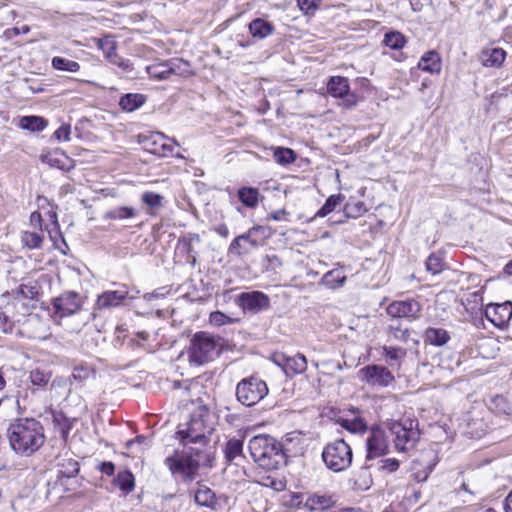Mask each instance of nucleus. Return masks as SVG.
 <instances>
[{
  "mask_svg": "<svg viewBox=\"0 0 512 512\" xmlns=\"http://www.w3.org/2000/svg\"><path fill=\"white\" fill-rule=\"evenodd\" d=\"M346 281V277L338 270H331L324 274L322 283L331 289L341 287Z\"/></svg>",
  "mask_w": 512,
  "mask_h": 512,
  "instance_id": "nucleus-45",
  "label": "nucleus"
},
{
  "mask_svg": "<svg viewBox=\"0 0 512 512\" xmlns=\"http://www.w3.org/2000/svg\"><path fill=\"white\" fill-rule=\"evenodd\" d=\"M209 413L206 407H199L192 413L190 421L187 423V428L180 430V440L184 445L188 443L206 445L209 437L213 432V427L209 423Z\"/></svg>",
  "mask_w": 512,
  "mask_h": 512,
  "instance_id": "nucleus-4",
  "label": "nucleus"
},
{
  "mask_svg": "<svg viewBox=\"0 0 512 512\" xmlns=\"http://www.w3.org/2000/svg\"><path fill=\"white\" fill-rule=\"evenodd\" d=\"M349 482L355 491H367L373 484V478L369 466L364 465L352 473Z\"/></svg>",
  "mask_w": 512,
  "mask_h": 512,
  "instance_id": "nucleus-24",
  "label": "nucleus"
},
{
  "mask_svg": "<svg viewBox=\"0 0 512 512\" xmlns=\"http://www.w3.org/2000/svg\"><path fill=\"white\" fill-rule=\"evenodd\" d=\"M146 102V96L140 93H127L120 97L119 106L125 112H133Z\"/></svg>",
  "mask_w": 512,
  "mask_h": 512,
  "instance_id": "nucleus-33",
  "label": "nucleus"
},
{
  "mask_svg": "<svg viewBox=\"0 0 512 512\" xmlns=\"http://www.w3.org/2000/svg\"><path fill=\"white\" fill-rule=\"evenodd\" d=\"M164 464L175 479L180 478L185 483L194 481L198 476V463L194 462L192 456H189L187 451L182 454L174 451L172 455L165 458Z\"/></svg>",
  "mask_w": 512,
  "mask_h": 512,
  "instance_id": "nucleus-7",
  "label": "nucleus"
},
{
  "mask_svg": "<svg viewBox=\"0 0 512 512\" xmlns=\"http://www.w3.org/2000/svg\"><path fill=\"white\" fill-rule=\"evenodd\" d=\"M95 373V369L92 365L86 362H79L73 366L72 375L70 376L71 382L83 383L87 381Z\"/></svg>",
  "mask_w": 512,
  "mask_h": 512,
  "instance_id": "nucleus-37",
  "label": "nucleus"
},
{
  "mask_svg": "<svg viewBox=\"0 0 512 512\" xmlns=\"http://www.w3.org/2000/svg\"><path fill=\"white\" fill-rule=\"evenodd\" d=\"M273 149V158L276 163L282 166L289 165L296 161L297 154L296 152L287 147H274Z\"/></svg>",
  "mask_w": 512,
  "mask_h": 512,
  "instance_id": "nucleus-39",
  "label": "nucleus"
},
{
  "mask_svg": "<svg viewBox=\"0 0 512 512\" xmlns=\"http://www.w3.org/2000/svg\"><path fill=\"white\" fill-rule=\"evenodd\" d=\"M47 124V120L40 116H23L20 119V127L32 132H39L44 130Z\"/></svg>",
  "mask_w": 512,
  "mask_h": 512,
  "instance_id": "nucleus-40",
  "label": "nucleus"
},
{
  "mask_svg": "<svg viewBox=\"0 0 512 512\" xmlns=\"http://www.w3.org/2000/svg\"><path fill=\"white\" fill-rule=\"evenodd\" d=\"M248 31L253 38L262 40L272 35L275 32V27L263 18H255L248 24Z\"/></svg>",
  "mask_w": 512,
  "mask_h": 512,
  "instance_id": "nucleus-25",
  "label": "nucleus"
},
{
  "mask_svg": "<svg viewBox=\"0 0 512 512\" xmlns=\"http://www.w3.org/2000/svg\"><path fill=\"white\" fill-rule=\"evenodd\" d=\"M52 66L57 70L69 72H77L80 69V64L78 62L59 56L52 59Z\"/></svg>",
  "mask_w": 512,
  "mask_h": 512,
  "instance_id": "nucleus-47",
  "label": "nucleus"
},
{
  "mask_svg": "<svg viewBox=\"0 0 512 512\" xmlns=\"http://www.w3.org/2000/svg\"><path fill=\"white\" fill-rule=\"evenodd\" d=\"M221 338L207 332L195 333L188 347V361L190 365L202 366L213 361L221 352Z\"/></svg>",
  "mask_w": 512,
  "mask_h": 512,
  "instance_id": "nucleus-3",
  "label": "nucleus"
},
{
  "mask_svg": "<svg viewBox=\"0 0 512 512\" xmlns=\"http://www.w3.org/2000/svg\"><path fill=\"white\" fill-rule=\"evenodd\" d=\"M350 411L353 414V418L337 416L335 418V422L351 433L365 432L367 430V424L359 415V410L357 408H352Z\"/></svg>",
  "mask_w": 512,
  "mask_h": 512,
  "instance_id": "nucleus-22",
  "label": "nucleus"
},
{
  "mask_svg": "<svg viewBox=\"0 0 512 512\" xmlns=\"http://www.w3.org/2000/svg\"><path fill=\"white\" fill-rule=\"evenodd\" d=\"M383 43L393 50H400L404 47L406 39L402 33L390 31L385 34Z\"/></svg>",
  "mask_w": 512,
  "mask_h": 512,
  "instance_id": "nucleus-46",
  "label": "nucleus"
},
{
  "mask_svg": "<svg viewBox=\"0 0 512 512\" xmlns=\"http://www.w3.org/2000/svg\"><path fill=\"white\" fill-rule=\"evenodd\" d=\"M274 363L281 367L286 376L293 377L302 374L307 369V359L303 354L297 353L294 356H287L284 353L273 355Z\"/></svg>",
  "mask_w": 512,
  "mask_h": 512,
  "instance_id": "nucleus-15",
  "label": "nucleus"
},
{
  "mask_svg": "<svg viewBox=\"0 0 512 512\" xmlns=\"http://www.w3.org/2000/svg\"><path fill=\"white\" fill-rule=\"evenodd\" d=\"M443 266L444 263L442 258L435 253L430 254L426 260V269L433 275L440 273L443 270Z\"/></svg>",
  "mask_w": 512,
  "mask_h": 512,
  "instance_id": "nucleus-51",
  "label": "nucleus"
},
{
  "mask_svg": "<svg viewBox=\"0 0 512 512\" xmlns=\"http://www.w3.org/2000/svg\"><path fill=\"white\" fill-rule=\"evenodd\" d=\"M99 470L107 476H112L115 473V464L111 461H104L100 463Z\"/></svg>",
  "mask_w": 512,
  "mask_h": 512,
  "instance_id": "nucleus-63",
  "label": "nucleus"
},
{
  "mask_svg": "<svg viewBox=\"0 0 512 512\" xmlns=\"http://www.w3.org/2000/svg\"><path fill=\"white\" fill-rule=\"evenodd\" d=\"M109 61L126 73H130L133 70L132 62L129 59L120 57L118 54L113 56Z\"/></svg>",
  "mask_w": 512,
  "mask_h": 512,
  "instance_id": "nucleus-55",
  "label": "nucleus"
},
{
  "mask_svg": "<svg viewBox=\"0 0 512 512\" xmlns=\"http://www.w3.org/2000/svg\"><path fill=\"white\" fill-rule=\"evenodd\" d=\"M194 500L201 507L215 509L217 500L215 493L206 485L199 484L194 493Z\"/></svg>",
  "mask_w": 512,
  "mask_h": 512,
  "instance_id": "nucleus-30",
  "label": "nucleus"
},
{
  "mask_svg": "<svg viewBox=\"0 0 512 512\" xmlns=\"http://www.w3.org/2000/svg\"><path fill=\"white\" fill-rule=\"evenodd\" d=\"M350 89L348 79L343 76H331L327 83L328 93L335 98H341Z\"/></svg>",
  "mask_w": 512,
  "mask_h": 512,
  "instance_id": "nucleus-31",
  "label": "nucleus"
},
{
  "mask_svg": "<svg viewBox=\"0 0 512 512\" xmlns=\"http://www.w3.org/2000/svg\"><path fill=\"white\" fill-rule=\"evenodd\" d=\"M361 381L373 387H387L394 381L391 371L378 364H369L359 370Z\"/></svg>",
  "mask_w": 512,
  "mask_h": 512,
  "instance_id": "nucleus-11",
  "label": "nucleus"
},
{
  "mask_svg": "<svg viewBox=\"0 0 512 512\" xmlns=\"http://www.w3.org/2000/svg\"><path fill=\"white\" fill-rule=\"evenodd\" d=\"M23 245L29 249H38L43 242V236L37 232L25 231L21 236Z\"/></svg>",
  "mask_w": 512,
  "mask_h": 512,
  "instance_id": "nucleus-48",
  "label": "nucleus"
},
{
  "mask_svg": "<svg viewBox=\"0 0 512 512\" xmlns=\"http://www.w3.org/2000/svg\"><path fill=\"white\" fill-rule=\"evenodd\" d=\"M383 353L390 362L398 361L401 357L406 355V351L403 348L393 346H384Z\"/></svg>",
  "mask_w": 512,
  "mask_h": 512,
  "instance_id": "nucleus-53",
  "label": "nucleus"
},
{
  "mask_svg": "<svg viewBox=\"0 0 512 512\" xmlns=\"http://www.w3.org/2000/svg\"><path fill=\"white\" fill-rule=\"evenodd\" d=\"M113 482L124 494L131 493L135 488V477L128 469L119 471Z\"/></svg>",
  "mask_w": 512,
  "mask_h": 512,
  "instance_id": "nucleus-34",
  "label": "nucleus"
},
{
  "mask_svg": "<svg viewBox=\"0 0 512 512\" xmlns=\"http://www.w3.org/2000/svg\"><path fill=\"white\" fill-rule=\"evenodd\" d=\"M146 70L151 79L161 81L170 77L167 61L151 64Z\"/></svg>",
  "mask_w": 512,
  "mask_h": 512,
  "instance_id": "nucleus-41",
  "label": "nucleus"
},
{
  "mask_svg": "<svg viewBox=\"0 0 512 512\" xmlns=\"http://www.w3.org/2000/svg\"><path fill=\"white\" fill-rule=\"evenodd\" d=\"M344 196L342 194H334L329 196L324 205L316 212L315 217H325L331 212H333L337 206L341 204L344 200Z\"/></svg>",
  "mask_w": 512,
  "mask_h": 512,
  "instance_id": "nucleus-42",
  "label": "nucleus"
},
{
  "mask_svg": "<svg viewBox=\"0 0 512 512\" xmlns=\"http://www.w3.org/2000/svg\"><path fill=\"white\" fill-rule=\"evenodd\" d=\"M321 456L325 466L335 473L348 469L353 460L352 449L343 439L328 443Z\"/></svg>",
  "mask_w": 512,
  "mask_h": 512,
  "instance_id": "nucleus-5",
  "label": "nucleus"
},
{
  "mask_svg": "<svg viewBox=\"0 0 512 512\" xmlns=\"http://www.w3.org/2000/svg\"><path fill=\"white\" fill-rule=\"evenodd\" d=\"M258 230H266V228L265 226L255 225L247 232L235 237L228 247V254L243 257L258 248L261 245V241L256 237Z\"/></svg>",
  "mask_w": 512,
  "mask_h": 512,
  "instance_id": "nucleus-10",
  "label": "nucleus"
},
{
  "mask_svg": "<svg viewBox=\"0 0 512 512\" xmlns=\"http://www.w3.org/2000/svg\"><path fill=\"white\" fill-rule=\"evenodd\" d=\"M127 286L122 285L117 290H107L100 294L96 300V308L99 310L111 309L120 306L128 297Z\"/></svg>",
  "mask_w": 512,
  "mask_h": 512,
  "instance_id": "nucleus-18",
  "label": "nucleus"
},
{
  "mask_svg": "<svg viewBox=\"0 0 512 512\" xmlns=\"http://www.w3.org/2000/svg\"><path fill=\"white\" fill-rule=\"evenodd\" d=\"M141 200L149 208L158 209L162 206L163 196L155 192L146 191L142 194Z\"/></svg>",
  "mask_w": 512,
  "mask_h": 512,
  "instance_id": "nucleus-49",
  "label": "nucleus"
},
{
  "mask_svg": "<svg viewBox=\"0 0 512 512\" xmlns=\"http://www.w3.org/2000/svg\"><path fill=\"white\" fill-rule=\"evenodd\" d=\"M13 325V321L8 315H6V313L3 311V308L0 307V333H10L13 329Z\"/></svg>",
  "mask_w": 512,
  "mask_h": 512,
  "instance_id": "nucleus-57",
  "label": "nucleus"
},
{
  "mask_svg": "<svg viewBox=\"0 0 512 512\" xmlns=\"http://www.w3.org/2000/svg\"><path fill=\"white\" fill-rule=\"evenodd\" d=\"M423 339L426 344L440 347L448 343L451 337L443 328L428 327L423 334Z\"/></svg>",
  "mask_w": 512,
  "mask_h": 512,
  "instance_id": "nucleus-27",
  "label": "nucleus"
},
{
  "mask_svg": "<svg viewBox=\"0 0 512 512\" xmlns=\"http://www.w3.org/2000/svg\"><path fill=\"white\" fill-rule=\"evenodd\" d=\"M418 421L416 419L404 418L393 420L388 423V428L395 436V447L400 451H406L415 446L420 438L418 430Z\"/></svg>",
  "mask_w": 512,
  "mask_h": 512,
  "instance_id": "nucleus-6",
  "label": "nucleus"
},
{
  "mask_svg": "<svg viewBox=\"0 0 512 512\" xmlns=\"http://www.w3.org/2000/svg\"><path fill=\"white\" fill-rule=\"evenodd\" d=\"M136 215V210L133 207L128 206H120L115 207L105 214L106 219L111 220H124L128 218H132Z\"/></svg>",
  "mask_w": 512,
  "mask_h": 512,
  "instance_id": "nucleus-43",
  "label": "nucleus"
},
{
  "mask_svg": "<svg viewBox=\"0 0 512 512\" xmlns=\"http://www.w3.org/2000/svg\"><path fill=\"white\" fill-rule=\"evenodd\" d=\"M167 65L170 76L178 75L181 77H187L193 74L190 63L182 58H172L167 60Z\"/></svg>",
  "mask_w": 512,
  "mask_h": 512,
  "instance_id": "nucleus-36",
  "label": "nucleus"
},
{
  "mask_svg": "<svg viewBox=\"0 0 512 512\" xmlns=\"http://www.w3.org/2000/svg\"><path fill=\"white\" fill-rule=\"evenodd\" d=\"M381 466L380 470L387 472V473H393L398 470L400 466V462L395 458H387L380 461Z\"/></svg>",
  "mask_w": 512,
  "mask_h": 512,
  "instance_id": "nucleus-58",
  "label": "nucleus"
},
{
  "mask_svg": "<svg viewBox=\"0 0 512 512\" xmlns=\"http://www.w3.org/2000/svg\"><path fill=\"white\" fill-rule=\"evenodd\" d=\"M52 421L64 442H67L70 431L77 423V418H69L62 411L52 412Z\"/></svg>",
  "mask_w": 512,
  "mask_h": 512,
  "instance_id": "nucleus-23",
  "label": "nucleus"
},
{
  "mask_svg": "<svg viewBox=\"0 0 512 512\" xmlns=\"http://www.w3.org/2000/svg\"><path fill=\"white\" fill-rule=\"evenodd\" d=\"M418 68L431 74L439 73L441 71V58L439 54L434 50L426 52L420 58Z\"/></svg>",
  "mask_w": 512,
  "mask_h": 512,
  "instance_id": "nucleus-29",
  "label": "nucleus"
},
{
  "mask_svg": "<svg viewBox=\"0 0 512 512\" xmlns=\"http://www.w3.org/2000/svg\"><path fill=\"white\" fill-rule=\"evenodd\" d=\"M433 467H434V464L428 465L426 467V469H424L423 471L415 472L414 473L415 480L417 482H424V481H426L428 479L430 473L432 472Z\"/></svg>",
  "mask_w": 512,
  "mask_h": 512,
  "instance_id": "nucleus-62",
  "label": "nucleus"
},
{
  "mask_svg": "<svg viewBox=\"0 0 512 512\" xmlns=\"http://www.w3.org/2000/svg\"><path fill=\"white\" fill-rule=\"evenodd\" d=\"M421 308L418 301L409 299L405 301H393L386 308V312L391 318H407L411 321L418 318Z\"/></svg>",
  "mask_w": 512,
  "mask_h": 512,
  "instance_id": "nucleus-17",
  "label": "nucleus"
},
{
  "mask_svg": "<svg viewBox=\"0 0 512 512\" xmlns=\"http://www.w3.org/2000/svg\"><path fill=\"white\" fill-rule=\"evenodd\" d=\"M55 315L60 318L68 317L80 311L83 305L81 295L74 291H66L51 300Z\"/></svg>",
  "mask_w": 512,
  "mask_h": 512,
  "instance_id": "nucleus-12",
  "label": "nucleus"
},
{
  "mask_svg": "<svg viewBox=\"0 0 512 512\" xmlns=\"http://www.w3.org/2000/svg\"><path fill=\"white\" fill-rule=\"evenodd\" d=\"M7 437L11 449L21 456H31L45 443L44 427L35 418L15 419L9 424Z\"/></svg>",
  "mask_w": 512,
  "mask_h": 512,
  "instance_id": "nucleus-1",
  "label": "nucleus"
},
{
  "mask_svg": "<svg viewBox=\"0 0 512 512\" xmlns=\"http://www.w3.org/2000/svg\"><path fill=\"white\" fill-rule=\"evenodd\" d=\"M248 449L254 462L266 470H275L287 464V450L274 437L259 434L252 437Z\"/></svg>",
  "mask_w": 512,
  "mask_h": 512,
  "instance_id": "nucleus-2",
  "label": "nucleus"
},
{
  "mask_svg": "<svg viewBox=\"0 0 512 512\" xmlns=\"http://www.w3.org/2000/svg\"><path fill=\"white\" fill-rule=\"evenodd\" d=\"M179 244L183 245V248L187 253V261L194 266L197 261V252L193 248V243L181 238L179 239Z\"/></svg>",
  "mask_w": 512,
  "mask_h": 512,
  "instance_id": "nucleus-56",
  "label": "nucleus"
},
{
  "mask_svg": "<svg viewBox=\"0 0 512 512\" xmlns=\"http://www.w3.org/2000/svg\"><path fill=\"white\" fill-rule=\"evenodd\" d=\"M70 134V125L63 124L54 132V137L59 141H68L70 139Z\"/></svg>",
  "mask_w": 512,
  "mask_h": 512,
  "instance_id": "nucleus-60",
  "label": "nucleus"
},
{
  "mask_svg": "<svg viewBox=\"0 0 512 512\" xmlns=\"http://www.w3.org/2000/svg\"><path fill=\"white\" fill-rule=\"evenodd\" d=\"M367 446V460L381 457L388 452V446L383 434L379 431L372 432L366 440Z\"/></svg>",
  "mask_w": 512,
  "mask_h": 512,
  "instance_id": "nucleus-21",
  "label": "nucleus"
},
{
  "mask_svg": "<svg viewBox=\"0 0 512 512\" xmlns=\"http://www.w3.org/2000/svg\"><path fill=\"white\" fill-rule=\"evenodd\" d=\"M341 98L343 99L344 105L347 108L354 107L358 101L357 95L354 92H351L350 89L348 90L347 94L343 95Z\"/></svg>",
  "mask_w": 512,
  "mask_h": 512,
  "instance_id": "nucleus-61",
  "label": "nucleus"
},
{
  "mask_svg": "<svg viewBox=\"0 0 512 512\" xmlns=\"http://www.w3.org/2000/svg\"><path fill=\"white\" fill-rule=\"evenodd\" d=\"M336 504V499L333 495L314 493L307 497L305 506L311 510H327Z\"/></svg>",
  "mask_w": 512,
  "mask_h": 512,
  "instance_id": "nucleus-26",
  "label": "nucleus"
},
{
  "mask_svg": "<svg viewBox=\"0 0 512 512\" xmlns=\"http://www.w3.org/2000/svg\"><path fill=\"white\" fill-rule=\"evenodd\" d=\"M237 197L245 207L254 209L259 203L260 193L255 187L244 186L238 189Z\"/></svg>",
  "mask_w": 512,
  "mask_h": 512,
  "instance_id": "nucleus-32",
  "label": "nucleus"
},
{
  "mask_svg": "<svg viewBox=\"0 0 512 512\" xmlns=\"http://www.w3.org/2000/svg\"><path fill=\"white\" fill-rule=\"evenodd\" d=\"M138 142L143 149L158 157H167L175 155L174 149L178 145L175 139L167 137L162 132H152L147 135H139Z\"/></svg>",
  "mask_w": 512,
  "mask_h": 512,
  "instance_id": "nucleus-9",
  "label": "nucleus"
},
{
  "mask_svg": "<svg viewBox=\"0 0 512 512\" xmlns=\"http://www.w3.org/2000/svg\"><path fill=\"white\" fill-rule=\"evenodd\" d=\"M189 456H192L194 462H197V470L200 467H209L213 466L214 455L211 451V447H207V444L204 445V449L190 447L187 450Z\"/></svg>",
  "mask_w": 512,
  "mask_h": 512,
  "instance_id": "nucleus-28",
  "label": "nucleus"
},
{
  "mask_svg": "<svg viewBox=\"0 0 512 512\" xmlns=\"http://www.w3.org/2000/svg\"><path fill=\"white\" fill-rule=\"evenodd\" d=\"M210 322L214 325L222 326L228 323H232V320L223 312L215 311L210 314Z\"/></svg>",
  "mask_w": 512,
  "mask_h": 512,
  "instance_id": "nucleus-59",
  "label": "nucleus"
},
{
  "mask_svg": "<svg viewBox=\"0 0 512 512\" xmlns=\"http://www.w3.org/2000/svg\"><path fill=\"white\" fill-rule=\"evenodd\" d=\"M506 51L500 47L483 48L479 54V61L484 67L500 68L506 59Z\"/></svg>",
  "mask_w": 512,
  "mask_h": 512,
  "instance_id": "nucleus-19",
  "label": "nucleus"
},
{
  "mask_svg": "<svg viewBox=\"0 0 512 512\" xmlns=\"http://www.w3.org/2000/svg\"><path fill=\"white\" fill-rule=\"evenodd\" d=\"M52 372L36 368L30 371L29 379L34 386L45 387L51 380Z\"/></svg>",
  "mask_w": 512,
  "mask_h": 512,
  "instance_id": "nucleus-44",
  "label": "nucleus"
},
{
  "mask_svg": "<svg viewBox=\"0 0 512 512\" xmlns=\"http://www.w3.org/2000/svg\"><path fill=\"white\" fill-rule=\"evenodd\" d=\"M387 331L395 340L401 342H407L410 338V329L403 327L400 319L397 318H391Z\"/></svg>",
  "mask_w": 512,
  "mask_h": 512,
  "instance_id": "nucleus-38",
  "label": "nucleus"
},
{
  "mask_svg": "<svg viewBox=\"0 0 512 512\" xmlns=\"http://www.w3.org/2000/svg\"><path fill=\"white\" fill-rule=\"evenodd\" d=\"M57 481L56 484L62 486L66 491H74L77 481L74 479L80 471L79 462L73 458L63 457L57 463Z\"/></svg>",
  "mask_w": 512,
  "mask_h": 512,
  "instance_id": "nucleus-13",
  "label": "nucleus"
},
{
  "mask_svg": "<svg viewBox=\"0 0 512 512\" xmlns=\"http://www.w3.org/2000/svg\"><path fill=\"white\" fill-rule=\"evenodd\" d=\"M344 212L348 217L356 218L366 212V207L361 201L348 202L344 207Z\"/></svg>",
  "mask_w": 512,
  "mask_h": 512,
  "instance_id": "nucleus-52",
  "label": "nucleus"
},
{
  "mask_svg": "<svg viewBox=\"0 0 512 512\" xmlns=\"http://www.w3.org/2000/svg\"><path fill=\"white\" fill-rule=\"evenodd\" d=\"M13 296L15 299H29L38 301L41 295V286L38 281L33 280L28 283L21 284L18 288L11 292L6 291L2 297Z\"/></svg>",
  "mask_w": 512,
  "mask_h": 512,
  "instance_id": "nucleus-20",
  "label": "nucleus"
},
{
  "mask_svg": "<svg viewBox=\"0 0 512 512\" xmlns=\"http://www.w3.org/2000/svg\"><path fill=\"white\" fill-rule=\"evenodd\" d=\"M486 318L497 328H505L512 318V302L491 303L485 309Z\"/></svg>",
  "mask_w": 512,
  "mask_h": 512,
  "instance_id": "nucleus-16",
  "label": "nucleus"
},
{
  "mask_svg": "<svg viewBox=\"0 0 512 512\" xmlns=\"http://www.w3.org/2000/svg\"><path fill=\"white\" fill-rule=\"evenodd\" d=\"M267 394L266 382L255 376L242 379L236 386L237 400L248 407L257 404Z\"/></svg>",
  "mask_w": 512,
  "mask_h": 512,
  "instance_id": "nucleus-8",
  "label": "nucleus"
},
{
  "mask_svg": "<svg viewBox=\"0 0 512 512\" xmlns=\"http://www.w3.org/2000/svg\"><path fill=\"white\" fill-rule=\"evenodd\" d=\"M224 457L231 463L238 457L243 456V440L237 438L229 439L223 448Z\"/></svg>",
  "mask_w": 512,
  "mask_h": 512,
  "instance_id": "nucleus-35",
  "label": "nucleus"
},
{
  "mask_svg": "<svg viewBox=\"0 0 512 512\" xmlns=\"http://www.w3.org/2000/svg\"><path fill=\"white\" fill-rule=\"evenodd\" d=\"M235 303L243 312L256 314L269 308L270 300L268 295L261 291H249L240 293Z\"/></svg>",
  "mask_w": 512,
  "mask_h": 512,
  "instance_id": "nucleus-14",
  "label": "nucleus"
},
{
  "mask_svg": "<svg viewBox=\"0 0 512 512\" xmlns=\"http://www.w3.org/2000/svg\"><path fill=\"white\" fill-rule=\"evenodd\" d=\"M289 215V213L285 210V209H280V210H276V211H273L272 213H270L267 217L268 220H274V221H282V220H287V216Z\"/></svg>",
  "mask_w": 512,
  "mask_h": 512,
  "instance_id": "nucleus-64",
  "label": "nucleus"
},
{
  "mask_svg": "<svg viewBox=\"0 0 512 512\" xmlns=\"http://www.w3.org/2000/svg\"><path fill=\"white\" fill-rule=\"evenodd\" d=\"M99 48L102 50L104 56L110 60L117 54V43L110 37H105L99 40Z\"/></svg>",
  "mask_w": 512,
  "mask_h": 512,
  "instance_id": "nucleus-50",
  "label": "nucleus"
},
{
  "mask_svg": "<svg viewBox=\"0 0 512 512\" xmlns=\"http://www.w3.org/2000/svg\"><path fill=\"white\" fill-rule=\"evenodd\" d=\"M321 0H297V4L306 15H313L318 9Z\"/></svg>",
  "mask_w": 512,
  "mask_h": 512,
  "instance_id": "nucleus-54",
  "label": "nucleus"
}]
</instances>
